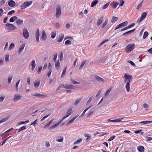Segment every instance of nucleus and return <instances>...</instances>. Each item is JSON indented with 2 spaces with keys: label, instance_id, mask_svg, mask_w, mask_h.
<instances>
[{
  "label": "nucleus",
  "instance_id": "nucleus-46",
  "mask_svg": "<svg viewBox=\"0 0 152 152\" xmlns=\"http://www.w3.org/2000/svg\"><path fill=\"white\" fill-rule=\"evenodd\" d=\"M110 2L106 4H104L103 7L102 8L103 9H105L107 8V7H108L109 4Z\"/></svg>",
  "mask_w": 152,
  "mask_h": 152
},
{
  "label": "nucleus",
  "instance_id": "nucleus-21",
  "mask_svg": "<svg viewBox=\"0 0 152 152\" xmlns=\"http://www.w3.org/2000/svg\"><path fill=\"white\" fill-rule=\"evenodd\" d=\"M103 17L99 18L97 22V24L98 25H99L101 24L103 20Z\"/></svg>",
  "mask_w": 152,
  "mask_h": 152
},
{
  "label": "nucleus",
  "instance_id": "nucleus-22",
  "mask_svg": "<svg viewBox=\"0 0 152 152\" xmlns=\"http://www.w3.org/2000/svg\"><path fill=\"white\" fill-rule=\"evenodd\" d=\"M144 148L143 146H139L137 147V150L140 152L144 151Z\"/></svg>",
  "mask_w": 152,
  "mask_h": 152
},
{
  "label": "nucleus",
  "instance_id": "nucleus-57",
  "mask_svg": "<svg viewBox=\"0 0 152 152\" xmlns=\"http://www.w3.org/2000/svg\"><path fill=\"white\" fill-rule=\"evenodd\" d=\"M121 23L123 27H124L125 26H126L127 25V23H128V22L127 21H125V22H124L123 23Z\"/></svg>",
  "mask_w": 152,
  "mask_h": 152
},
{
  "label": "nucleus",
  "instance_id": "nucleus-32",
  "mask_svg": "<svg viewBox=\"0 0 152 152\" xmlns=\"http://www.w3.org/2000/svg\"><path fill=\"white\" fill-rule=\"evenodd\" d=\"M40 84L39 81H35L34 83V86L35 87L37 88L38 87Z\"/></svg>",
  "mask_w": 152,
  "mask_h": 152
},
{
  "label": "nucleus",
  "instance_id": "nucleus-40",
  "mask_svg": "<svg viewBox=\"0 0 152 152\" xmlns=\"http://www.w3.org/2000/svg\"><path fill=\"white\" fill-rule=\"evenodd\" d=\"M148 33L147 31L145 32L144 33L143 38L144 39H145L148 36Z\"/></svg>",
  "mask_w": 152,
  "mask_h": 152
},
{
  "label": "nucleus",
  "instance_id": "nucleus-3",
  "mask_svg": "<svg viewBox=\"0 0 152 152\" xmlns=\"http://www.w3.org/2000/svg\"><path fill=\"white\" fill-rule=\"evenodd\" d=\"M147 13L146 12H144L142 13L141 14V16L140 18H139L137 20V22L139 23H140L142 20H143L146 17L147 15Z\"/></svg>",
  "mask_w": 152,
  "mask_h": 152
},
{
  "label": "nucleus",
  "instance_id": "nucleus-13",
  "mask_svg": "<svg viewBox=\"0 0 152 152\" xmlns=\"http://www.w3.org/2000/svg\"><path fill=\"white\" fill-rule=\"evenodd\" d=\"M64 37V35L62 33L60 34L59 37L57 39V41L58 42H60L62 40Z\"/></svg>",
  "mask_w": 152,
  "mask_h": 152
},
{
  "label": "nucleus",
  "instance_id": "nucleus-20",
  "mask_svg": "<svg viewBox=\"0 0 152 152\" xmlns=\"http://www.w3.org/2000/svg\"><path fill=\"white\" fill-rule=\"evenodd\" d=\"M65 88L69 89H72L74 88V86L71 85L70 84H66V86L65 87Z\"/></svg>",
  "mask_w": 152,
  "mask_h": 152
},
{
  "label": "nucleus",
  "instance_id": "nucleus-24",
  "mask_svg": "<svg viewBox=\"0 0 152 152\" xmlns=\"http://www.w3.org/2000/svg\"><path fill=\"white\" fill-rule=\"evenodd\" d=\"M31 70L33 71L35 67V61L34 60H33L31 63Z\"/></svg>",
  "mask_w": 152,
  "mask_h": 152
},
{
  "label": "nucleus",
  "instance_id": "nucleus-53",
  "mask_svg": "<svg viewBox=\"0 0 152 152\" xmlns=\"http://www.w3.org/2000/svg\"><path fill=\"white\" fill-rule=\"evenodd\" d=\"M108 41V39H107L106 40H104L99 45L98 47H100L105 42H107Z\"/></svg>",
  "mask_w": 152,
  "mask_h": 152
},
{
  "label": "nucleus",
  "instance_id": "nucleus-39",
  "mask_svg": "<svg viewBox=\"0 0 152 152\" xmlns=\"http://www.w3.org/2000/svg\"><path fill=\"white\" fill-rule=\"evenodd\" d=\"M54 120L53 119H52L44 127V128H45L46 127H48L50 124L52 123Z\"/></svg>",
  "mask_w": 152,
  "mask_h": 152
},
{
  "label": "nucleus",
  "instance_id": "nucleus-56",
  "mask_svg": "<svg viewBox=\"0 0 152 152\" xmlns=\"http://www.w3.org/2000/svg\"><path fill=\"white\" fill-rule=\"evenodd\" d=\"M71 43V42L69 40H66L65 42V44L66 45H70Z\"/></svg>",
  "mask_w": 152,
  "mask_h": 152
},
{
  "label": "nucleus",
  "instance_id": "nucleus-50",
  "mask_svg": "<svg viewBox=\"0 0 152 152\" xmlns=\"http://www.w3.org/2000/svg\"><path fill=\"white\" fill-rule=\"evenodd\" d=\"M20 81V80H19L17 82L16 84L15 85V88L16 90L17 91L18 90V85H19V83Z\"/></svg>",
  "mask_w": 152,
  "mask_h": 152
},
{
  "label": "nucleus",
  "instance_id": "nucleus-33",
  "mask_svg": "<svg viewBox=\"0 0 152 152\" xmlns=\"http://www.w3.org/2000/svg\"><path fill=\"white\" fill-rule=\"evenodd\" d=\"M82 98H79V99L76 100L74 104V105L75 106H76L77 105L78 103L81 101L82 99Z\"/></svg>",
  "mask_w": 152,
  "mask_h": 152
},
{
  "label": "nucleus",
  "instance_id": "nucleus-16",
  "mask_svg": "<svg viewBox=\"0 0 152 152\" xmlns=\"http://www.w3.org/2000/svg\"><path fill=\"white\" fill-rule=\"evenodd\" d=\"M135 30V28H134L131 30L126 32L122 34V36H127L130 34H131Z\"/></svg>",
  "mask_w": 152,
  "mask_h": 152
},
{
  "label": "nucleus",
  "instance_id": "nucleus-55",
  "mask_svg": "<svg viewBox=\"0 0 152 152\" xmlns=\"http://www.w3.org/2000/svg\"><path fill=\"white\" fill-rule=\"evenodd\" d=\"M37 119L36 120L34 121L31 124V125H33L34 126H35L36 124H37Z\"/></svg>",
  "mask_w": 152,
  "mask_h": 152
},
{
  "label": "nucleus",
  "instance_id": "nucleus-12",
  "mask_svg": "<svg viewBox=\"0 0 152 152\" xmlns=\"http://www.w3.org/2000/svg\"><path fill=\"white\" fill-rule=\"evenodd\" d=\"M25 44H22L18 50V53L19 54H20L22 52L25 47Z\"/></svg>",
  "mask_w": 152,
  "mask_h": 152
},
{
  "label": "nucleus",
  "instance_id": "nucleus-59",
  "mask_svg": "<svg viewBox=\"0 0 152 152\" xmlns=\"http://www.w3.org/2000/svg\"><path fill=\"white\" fill-rule=\"evenodd\" d=\"M127 62L128 63H130L133 66H134L135 65V64L133 62L131 61H128Z\"/></svg>",
  "mask_w": 152,
  "mask_h": 152
},
{
  "label": "nucleus",
  "instance_id": "nucleus-18",
  "mask_svg": "<svg viewBox=\"0 0 152 152\" xmlns=\"http://www.w3.org/2000/svg\"><path fill=\"white\" fill-rule=\"evenodd\" d=\"M57 141L62 142L63 141V137L62 136H59L57 137L56 139Z\"/></svg>",
  "mask_w": 152,
  "mask_h": 152
},
{
  "label": "nucleus",
  "instance_id": "nucleus-47",
  "mask_svg": "<svg viewBox=\"0 0 152 152\" xmlns=\"http://www.w3.org/2000/svg\"><path fill=\"white\" fill-rule=\"evenodd\" d=\"M120 2V4L119 6L122 7L124 4V1L123 0H119Z\"/></svg>",
  "mask_w": 152,
  "mask_h": 152
},
{
  "label": "nucleus",
  "instance_id": "nucleus-29",
  "mask_svg": "<svg viewBox=\"0 0 152 152\" xmlns=\"http://www.w3.org/2000/svg\"><path fill=\"white\" fill-rule=\"evenodd\" d=\"M98 2V0H94L92 3L91 4V7H93L95 6Z\"/></svg>",
  "mask_w": 152,
  "mask_h": 152
},
{
  "label": "nucleus",
  "instance_id": "nucleus-8",
  "mask_svg": "<svg viewBox=\"0 0 152 152\" xmlns=\"http://www.w3.org/2000/svg\"><path fill=\"white\" fill-rule=\"evenodd\" d=\"M72 107L69 108L68 109L67 112L66 113V115L64 117V118H65L71 115L72 113Z\"/></svg>",
  "mask_w": 152,
  "mask_h": 152
},
{
  "label": "nucleus",
  "instance_id": "nucleus-7",
  "mask_svg": "<svg viewBox=\"0 0 152 152\" xmlns=\"http://www.w3.org/2000/svg\"><path fill=\"white\" fill-rule=\"evenodd\" d=\"M6 25L7 26H8V29H10L11 28H12V30H15L17 29L15 26L12 24L7 23L6 24Z\"/></svg>",
  "mask_w": 152,
  "mask_h": 152
},
{
  "label": "nucleus",
  "instance_id": "nucleus-19",
  "mask_svg": "<svg viewBox=\"0 0 152 152\" xmlns=\"http://www.w3.org/2000/svg\"><path fill=\"white\" fill-rule=\"evenodd\" d=\"M15 22L17 25L19 26L23 23V20L21 19L18 18Z\"/></svg>",
  "mask_w": 152,
  "mask_h": 152
},
{
  "label": "nucleus",
  "instance_id": "nucleus-44",
  "mask_svg": "<svg viewBox=\"0 0 152 152\" xmlns=\"http://www.w3.org/2000/svg\"><path fill=\"white\" fill-rule=\"evenodd\" d=\"M56 32H52L51 33V37L52 38H54L56 35Z\"/></svg>",
  "mask_w": 152,
  "mask_h": 152
},
{
  "label": "nucleus",
  "instance_id": "nucleus-60",
  "mask_svg": "<svg viewBox=\"0 0 152 152\" xmlns=\"http://www.w3.org/2000/svg\"><path fill=\"white\" fill-rule=\"evenodd\" d=\"M51 114V113H50L48 115H47L45 116L41 120V121H42L44 119H45L46 118H47Z\"/></svg>",
  "mask_w": 152,
  "mask_h": 152
},
{
  "label": "nucleus",
  "instance_id": "nucleus-31",
  "mask_svg": "<svg viewBox=\"0 0 152 152\" xmlns=\"http://www.w3.org/2000/svg\"><path fill=\"white\" fill-rule=\"evenodd\" d=\"M111 89H112V88H110L109 89H108L106 91V92L105 94L104 95V97H106L110 93Z\"/></svg>",
  "mask_w": 152,
  "mask_h": 152
},
{
  "label": "nucleus",
  "instance_id": "nucleus-30",
  "mask_svg": "<svg viewBox=\"0 0 152 152\" xmlns=\"http://www.w3.org/2000/svg\"><path fill=\"white\" fill-rule=\"evenodd\" d=\"M66 66L65 67L63 71V72L61 76V77L62 78L65 75L66 72Z\"/></svg>",
  "mask_w": 152,
  "mask_h": 152
},
{
  "label": "nucleus",
  "instance_id": "nucleus-42",
  "mask_svg": "<svg viewBox=\"0 0 152 152\" xmlns=\"http://www.w3.org/2000/svg\"><path fill=\"white\" fill-rule=\"evenodd\" d=\"M26 129V126H23L20 128L18 129V132H20L21 131L23 130Z\"/></svg>",
  "mask_w": 152,
  "mask_h": 152
},
{
  "label": "nucleus",
  "instance_id": "nucleus-52",
  "mask_svg": "<svg viewBox=\"0 0 152 152\" xmlns=\"http://www.w3.org/2000/svg\"><path fill=\"white\" fill-rule=\"evenodd\" d=\"M71 80L72 81V84H80V83H79V82H77L76 81L73 80Z\"/></svg>",
  "mask_w": 152,
  "mask_h": 152
},
{
  "label": "nucleus",
  "instance_id": "nucleus-58",
  "mask_svg": "<svg viewBox=\"0 0 152 152\" xmlns=\"http://www.w3.org/2000/svg\"><path fill=\"white\" fill-rule=\"evenodd\" d=\"M115 136L114 135L112 137H110L109 139H108V141H111L112 140H113L115 137Z\"/></svg>",
  "mask_w": 152,
  "mask_h": 152
},
{
  "label": "nucleus",
  "instance_id": "nucleus-43",
  "mask_svg": "<svg viewBox=\"0 0 152 152\" xmlns=\"http://www.w3.org/2000/svg\"><path fill=\"white\" fill-rule=\"evenodd\" d=\"M9 54H7L5 55V60L6 62H7L9 61Z\"/></svg>",
  "mask_w": 152,
  "mask_h": 152
},
{
  "label": "nucleus",
  "instance_id": "nucleus-48",
  "mask_svg": "<svg viewBox=\"0 0 152 152\" xmlns=\"http://www.w3.org/2000/svg\"><path fill=\"white\" fill-rule=\"evenodd\" d=\"M63 58V53L62 52H61V53L60 54V57H59V61H61L62 59V58Z\"/></svg>",
  "mask_w": 152,
  "mask_h": 152
},
{
  "label": "nucleus",
  "instance_id": "nucleus-11",
  "mask_svg": "<svg viewBox=\"0 0 152 152\" xmlns=\"http://www.w3.org/2000/svg\"><path fill=\"white\" fill-rule=\"evenodd\" d=\"M32 95L37 97L39 98H42L46 96V95L42 94H37L35 93Z\"/></svg>",
  "mask_w": 152,
  "mask_h": 152
},
{
  "label": "nucleus",
  "instance_id": "nucleus-27",
  "mask_svg": "<svg viewBox=\"0 0 152 152\" xmlns=\"http://www.w3.org/2000/svg\"><path fill=\"white\" fill-rule=\"evenodd\" d=\"M32 3V1H30L29 2L26 1L24 3L25 4V6H26V8L27 7L29 6Z\"/></svg>",
  "mask_w": 152,
  "mask_h": 152
},
{
  "label": "nucleus",
  "instance_id": "nucleus-6",
  "mask_svg": "<svg viewBox=\"0 0 152 152\" xmlns=\"http://www.w3.org/2000/svg\"><path fill=\"white\" fill-rule=\"evenodd\" d=\"M94 77L97 81L99 82L104 83L106 82L105 81L103 78L101 77L98 75H94Z\"/></svg>",
  "mask_w": 152,
  "mask_h": 152
},
{
  "label": "nucleus",
  "instance_id": "nucleus-23",
  "mask_svg": "<svg viewBox=\"0 0 152 152\" xmlns=\"http://www.w3.org/2000/svg\"><path fill=\"white\" fill-rule=\"evenodd\" d=\"M55 67L56 69H59L60 67V63L59 61H58L56 62H55Z\"/></svg>",
  "mask_w": 152,
  "mask_h": 152
},
{
  "label": "nucleus",
  "instance_id": "nucleus-25",
  "mask_svg": "<svg viewBox=\"0 0 152 152\" xmlns=\"http://www.w3.org/2000/svg\"><path fill=\"white\" fill-rule=\"evenodd\" d=\"M87 62V63H88V61L87 60H86L84 61H83L81 64L80 66V67H79V69H81L83 67V66H84V65Z\"/></svg>",
  "mask_w": 152,
  "mask_h": 152
},
{
  "label": "nucleus",
  "instance_id": "nucleus-61",
  "mask_svg": "<svg viewBox=\"0 0 152 152\" xmlns=\"http://www.w3.org/2000/svg\"><path fill=\"white\" fill-rule=\"evenodd\" d=\"M93 97V96H91V97L89 99L87 102V104H89L91 102Z\"/></svg>",
  "mask_w": 152,
  "mask_h": 152
},
{
  "label": "nucleus",
  "instance_id": "nucleus-34",
  "mask_svg": "<svg viewBox=\"0 0 152 152\" xmlns=\"http://www.w3.org/2000/svg\"><path fill=\"white\" fill-rule=\"evenodd\" d=\"M124 78V83H127V74L126 73L125 74Z\"/></svg>",
  "mask_w": 152,
  "mask_h": 152
},
{
  "label": "nucleus",
  "instance_id": "nucleus-62",
  "mask_svg": "<svg viewBox=\"0 0 152 152\" xmlns=\"http://www.w3.org/2000/svg\"><path fill=\"white\" fill-rule=\"evenodd\" d=\"M15 10H12L9 12L7 14L8 15H11L12 14L14 13L15 12Z\"/></svg>",
  "mask_w": 152,
  "mask_h": 152
},
{
  "label": "nucleus",
  "instance_id": "nucleus-9",
  "mask_svg": "<svg viewBox=\"0 0 152 152\" xmlns=\"http://www.w3.org/2000/svg\"><path fill=\"white\" fill-rule=\"evenodd\" d=\"M22 97V96L20 95L16 94L14 96V97L13 100L14 102H16L20 100Z\"/></svg>",
  "mask_w": 152,
  "mask_h": 152
},
{
  "label": "nucleus",
  "instance_id": "nucleus-38",
  "mask_svg": "<svg viewBox=\"0 0 152 152\" xmlns=\"http://www.w3.org/2000/svg\"><path fill=\"white\" fill-rule=\"evenodd\" d=\"M13 76L12 75H10L9 76L8 78V83L9 84H10L11 82V80Z\"/></svg>",
  "mask_w": 152,
  "mask_h": 152
},
{
  "label": "nucleus",
  "instance_id": "nucleus-5",
  "mask_svg": "<svg viewBox=\"0 0 152 152\" xmlns=\"http://www.w3.org/2000/svg\"><path fill=\"white\" fill-rule=\"evenodd\" d=\"M61 14V8L60 6H58L56 8V16L57 18L60 16Z\"/></svg>",
  "mask_w": 152,
  "mask_h": 152
},
{
  "label": "nucleus",
  "instance_id": "nucleus-2",
  "mask_svg": "<svg viewBox=\"0 0 152 152\" xmlns=\"http://www.w3.org/2000/svg\"><path fill=\"white\" fill-rule=\"evenodd\" d=\"M134 43L129 44L125 48V50L126 53L132 51L134 48Z\"/></svg>",
  "mask_w": 152,
  "mask_h": 152
},
{
  "label": "nucleus",
  "instance_id": "nucleus-36",
  "mask_svg": "<svg viewBox=\"0 0 152 152\" xmlns=\"http://www.w3.org/2000/svg\"><path fill=\"white\" fill-rule=\"evenodd\" d=\"M8 119V117H7L5 118H3L2 119L0 120V124L6 121Z\"/></svg>",
  "mask_w": 152,
  "mask_h": 152
},
{
  "label": "nucleus",
  "instance_id": "nucleus-10",
  "mask_svg": "<svg viewBox=\"0 0 152 152\" xmlns=\"http://www.w3.org/2000/svg\"><path fill=\"white\" fill-rule=\"evenodd\" d=\"M39 29L38 28L37 29L35 34V37L36 38V41L37 42H39Z\"/></svg>",
  "mask_w": 152,
  "mask_h": 152
},
{
  "label": "nucleus",
  "instance_id": "nucleus-35",
  "mask_svg": "<svg viewBox=\"0 0 152 152\" xmlns=\"http://www.w3.org/2000/svg\"><path fill=\"white\" fill-rule=\"evenodd\" d=\"M145 109L146 110H148V108L149 107V105L146 103H144L143 105Z\"/></svg>",
  "mask_w": 152,
  "mask_h": 152
},
{
  "label": "nucleus",
  "instance_id": "nucleus-41",
  "mask_svg": "<svg viewBox=\"0 0 152 152\" xmlns=\"http://www.w3.org/2000/svg\"><path fill=\"white\" fill-rule=\"evenodd\" d=\"M143 0H142L140 3L139 4L137 7V9H139L141 7H142V3H143Z\"/></svg>",
  "mask_w": 152,
  "mask_h": 152
},
{
  "label": "nucleus",
  "instance_id": "nucleus-28",
  "mask_svg": "<svg viewBox=\"0 0 152 152\" xmlns=\"http://www.w3.org/2000/svg\"><path fill=\"white\" fill-rule=\"evenodd\" d=\"M118 19V18L116 17L113 16L111 19V22L113 23H114Z\"/></svg>",
  "mask_w": 152,
  "mask_h": 152
},
{
  "label": "nucleus",
  "instance_id": "nucleus-54",
  "mask_svg": "<svg viewBox=\"0 0 152 152\" xmlns=\"http://www.w3.org/2000/svg\"><path fill=\"white\" fill-rule=\"evenodd\" d=\"M57 56V54H56L54 56L53 58V61L54 62H56V59Z\"/></svg>",
  "mask_w": 152,
  "mask_h": 152
},
{
  "label": "nucleus",
  "instance_id": "nucleus-14",
  "mask_svg": "<svg viewBox=\"0 0 152 152\" xmlns=\"http://www.w3.org/2000/svg\"><path fill=\"white\" fill-rule=\"evenodd\" d=\"M119 3L118 2H113L110 4V5L112 7L114 8L115 9L117 6L118 5Z\"/></svg>",
  "mask_w": 152,
  "mask_h": 152
},
{
  "label": "nucleus",
  "instance_id": "nucleus-49",
  "mask_svg": "<svg viewBox=\"0 0 152 152\" xmlns=\"http://www.w3.org/2000/svg\"><path fill=\"white\" fill-rule=\"evenodd\" d=\"M42 67H40L38 68V70H37V73L38 74H39L41 72L42 69Z\"/></svg>",
  "mask_w": 152,
  "mask_h": 152
},
{
  "label": "nucleus",
  "instance_id": "nucleus-17",
  "mask_svg": "<svg viewBox=\"0 0 152 152\" xmlns=\"http://www.w3.org/2000/svg\"><path fill=\"white\" fill-rule=\"evenodd\" d=\"M47 35L45 31L43 30L42 32V39L43 40H45L46 39Z\"/></svg>",
  "mask_w": 152,
  "mask_h": 152
},
{
  "label": "nucleus",
  "instance_id": "nucleus-26",
  "mask_svg": "<svg viewBox=\"0 0 152 152\" xmlns=\"http://www.w3.org/2000/svg\"><path fill=\"white\" fill-rule=\"evenodd\" d=\"M18 17L16 16H13L10 18V22H13L15 20H17L18 19Z\"/></svg>",
  "mask_w": 152,
  "mask_h": 152
},
{
  "label": "nucleus",
  "instance_id": "nucleus-1",
  "mask_svg": "<svg viewBox=\"0 0 152 152\" xmlns=\"http://www.w3.org/2000/svg\"><path fill=\"white\" fill-rule=\"evenodd\" d=\"M132 76L131 75H127V82L126 86V88L127 92H129L130 90V83L132 79Z\"/></svg>",
  "mask_w": 152,
  "mask_h": 152
},
{
  "label": "nucleus",
  "instance_id": "nucleus-4",
  "mask_svg": "<svg viewBox=\"0 0 152 152\" xmlns=\"http://www.w3.org/2000/svg\"><path fill=\"white\" fill-rule=\"evenodd\" d=\"M23 33L24 38L26 39H28L29 36V34L27 29L26 28H24L23 29Z\"/></svg>",
  "mask_w": 152,
  "mask_h": 152
},
{
  "label": "nucleus",
  "instance_id": "nucleus-64",
  "mask_svg": "<svg viewBox=\"0 0 152 152\" xmlns=\"http://www.w3.org/2000/svg\"><path fill=\"white\" fill-rule=\"evenodd\" d=\"M45 145L47 147H48L50 146L49 143L47 141L45 144Z\"/></svg>",
  "mask_w": 152,
  "mask_h": 152
},
{
  "label": "nucleus",
  "instance_id": "nucleus-63",
  "mask_svg": "<svg viewBox=\"0 0 152 152\" xmlns=\"http://www.w3.org/2000/svg\"><path fill=\"white\" fill-rule=\"evenodd\" d=\"M25 8H26V6H25V4L23 3L21 5V9L23 10L25 9Z\"/></svg>",
  "mask_w": 152,
  "mask_h": 152
},
{
  "label": "nucleus",
  "instance_id": "nucleus-51",
  "mask_svg": "<svg viewBox=\"0 0 152 152\" xmlns=\"http://www.w3.org/2000/svg\"><path fill=\"white\" fill-rule=\"evenodd\" d=\"M82 141V139H81L77 140L74 143V144H76L78 143H79Z\"/></svg>",
  "mask_w": 152,
  "mask_h": 152
},
{
  "label": "nucleus",
  "instance_id": "nucleus-37",
  "mask_svg": "<svg viewBox=\"0 0 152 152\" xmlns=\"http://www.w3.org/2000/svg\"><path fill=\"white\" fill-rule=\"evenodd\" d=\"M14 47H15V45L14 44H13L12 43H11L9 48V49H8L9 50H11V49H12V48H13Z\"/></svg>",
  "mask_w": 152,
  "mask_h": 152
},
{
  "label": "nucleus",
  "instance_id": "nucleus-15",
  "mask_svg": "<svg viewBox=\"0 0 152 152\" xmlns=\"http://www.w3.org/2000/svg\"><path fill=\"white\" fill-rule=\"evenodd\" d=\"M9 5L11 7H14L15 5V3L13 0H10L8 2Z\"/></svg>",
  "mask_w": 152,
  "mask_h": 152
},
{
  "label": "nucleus",
  "instance_id": "nucleus-45",
  "mask_svg": "<svg viewBox=\"0 0 152 152\" xmlns=\"http://www.w3.org/2000/svg\"><path fill=\"white\" fill-rule=\"evenodd\" d=\"M108 22V20H106L102 24V28H103L105 26V25L107 24Z\"/></svg>",
  "mask_w": 152,
  "mask_h": 152
}]
</instances>
